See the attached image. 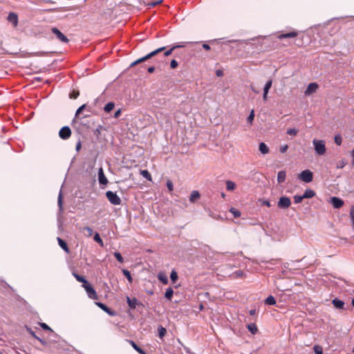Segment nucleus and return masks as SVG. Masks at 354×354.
<instances>
[{"label": "nucleus", "instance_id": "48", "mask_svg": "<svg viewBox=\"0 0 354 354\" xmlns=\"http://www.w3.org/2000/svg\"><path fill=\"white\" fill-rule=\"evenodd\" d=\"M254 112L253 110H252L247 118L248 122L250 123H252L254 120Z\"/></svg>", "mask_w": 354, "mask_h": 354}, {"label": "nucleus", "instance_id": "1", "mask_svg": "<svg viewBox=\"0 0 354 354\" xmlns=\"http://www.w3.org/2000/svg\"><path fill=\"white\" fill-rule=\"evenodd\" d=\"M313 145L315 149V153L317 156H323L326 151V142L323 140L314 139Z\"/></svg>", "mask_w": 354, "mask_h": 354}, {"label": "nucleus", "instance_id": "57", "mask_svg": "<svg viewBox=\"0 0 354 354\" xmlns=\"http://www.w3.org/2000/svg\"><path fill=\"white\" fill-rule=\"evenodd\" d=\"M174 50V48H171L170 49L166 50L165 53H164V55L165 56L167 57V56H169L172 52Z\"/></svg>", "mask_w": 354, "mask_h": 354}, {"label": "nucleus", "instance_id": "18", "mask_svg": "<svg viewBox=\"0 0 354 354\" xmlns=\"http://www.w3.org/2000/svg\"><path fill=\"white\" fill-rule=\"evenodd\" d=\"M57 240L58 244L60 246V248L62 249H63L66 252H69V249H68V245L66 243V241H64L60 237H57Z\"/></svg>", "mask_w": 354, "mask_h": 354}, {"label": "nucleus", "instance_id": "22", "mask_svg": "<svg viewBox=\"0 0 354 354\" xmlns=\"http://www.w3.org/2000/svg\"><path fill=\"white\" fill-rule=\"evenodd\" d=\"M286 177V173L285 171H279L277 174V182L282 183L285 181Z\"/></svg>", "mask_w": 354, "mask_h": 354}, {"label": "nucleus", "instance_id": "13", "mask_svg": "<svg viewBox=\"0 0 354 354\" xmlns=\"http://www.w3.org/2000/svg\"><path fill=\"white\" fill-rule=\"evenodd\" d=\"M332 304L336 309L343 310L344 309L345 303L338 298H335L332 300Z\"/></svg>", "mask_w": 354, "mask_h": 354}, {"label": "nucleus", "instance_id": "20", "mask_svg": "<svg viewBox=\"0 0 354 354\" xmlns=\"http://www.w3.org/2000/svg\"><path fill=\"white\" fill-rule=\"evenodd\" d=\"M174 295V290L172 288L169 287L166 289V291L165 292L164 297L166 299L170 301L172 299V297Z\"/></svg>", "mask_w": 354, "mask_h": 354}, {"label": "nucleus", "instance_id": "35", "mask_svg": "<svg viewBox=\"0 0 354 354\" xmlns=\"http://www.w3.org/2000/svg\"><path fill=\"white\" fill-rule=\"evenodd\" d=\"M140 174L143 178H146L147 180H151V176L147 170H141Z\"/></svg>", "mask_w": 354, "mask_h": 354}, {"label": "nucleus", "instance_id": "53", "mask_svg": "<svg viewBox=\"0 0 354 354\" xmlns=\"http://www.w3.org/2000/svg\"><path fill=\"white\" fill-rule=\"evenodd\" d=\"M178 65V62L176 59H172L170 62V67L171 68H176Z\"/></svg>", "mask_w": 354, "mask_h": 354}, {"label": "nucleus", "instance_id": "27", "mask_svg": "<svg viewBox=\"0 0 354 354\" xmlns=\"http://www.w3.org/2000/svg\"><path fill=\"white\" fill-rule=\"evenodd\" d=\"M158 279H159L160 281H161L165 285L168 283V278L163 273H161V272L158 273Z\"/></svg>", "mask_w": 354, "mask_h": 354}, {"label": "nucleus", "instance_id": "9", "mask_svg": "<svg viewBox=\"0 0 354 354\" xmlns=\"http://www.w3.org/2000/svg\"><path fill=\"white\" fill-rule=\"evenodd\" d=\"M317 88H318V84L316 82L310 83L308 85V86L304 92L305 95H310L315 93Z\"/></svg>", "mask_w": 354, "mask_h": 354}, {"label": "nucleus", "instance_id": "23", "mask_svg": "<svg viewBox=\"0 0 354 354\" xmlns=\"http://www.w3.org/2000/svg\"><path fill=\"white\" fill-rule=\"evenodd\" d=\"M315 192L313 189H307L305 190V192L303 194V197L304 198H311L313 196H315Z\"/></svg>", "mask_w": 354, "mask_h": 354}, {"label": "nucleus", "instance_id": "6", "mask_svg": "<svg viewBox=\"0 0 354 354\" xmlns=\"http://www.w3.org/2000/svg\"><path fill=\"white\" fill-rule=\"evenodd\" d=\"M71 135V130L69 127L64 126L59 131V136L63 139L66 140L70 138Z\"/></svg>", "mask_w": 354, "mask_h": 354}, {"label": "nucleus", "instance_id": "33", "mask_svg": "<svg viewBox=\"0 0 354 354\" xmlns=\"http://www.w3.org/2000/svg\"><path fill=\"white\" fill-rule=\"evenodd\" d=\"M158 336L160 337V338H162L163 337H165V335H166L167 333V330L165 328H164L163 326H158Z\"/></svg>", "mask_w": 354, "mask_h": 354}, {"label": "nucleus", "instance_id": "50", "mask_svg": "<svg viewBox=\"0 0 354 354\" xmlns=\"http://www.w3.org/2000/svg\"><path fill=\"white\" fill-rule=\"evenodd\" d=\"M350 216L353 223V227L354 228V206H352L350 210Z\"/></svg>", "mask_w": 354, "mask_h": 354}, {"label": "nucleus", "instance_id": "60", "mask_svg": "<svg viewBox=\"0 0 354 354\" xmlns=\"http://www.w3.org/2000/svg\"><path fill=\"white\" fill-rule=\"evenodd\" d=\"M209 216H211L212 218H214V219H218V218L220 217L219 215L213 213L211 211H209Z\"/></svg>", "mask_w": 354, "mask_h": 354}, {"label": "nucleus", "instance_id": "63", "mask_svg": "<svg viewBox=\"0 0 354 354\" xmlns=\"http://www.w3.org/2000/svg\"><path fill=\"white\" fill-rule=\"evenodd\" d=\"M155 71V67L154 66H149L148 68H147V71L150 73H153Z\"/></svg>", "mask_w": 354, "mask_h": 354}, {"label": "nucleus", "instance_id": "38", "mask_svg": "<svg viewBox=\"0 0 354 354\" xmlns=\"http://www.w3.org/2000/svg\"><path fill=\"white\" fill-rule=\"evenodd\" d=\"M334 141L335 144L338 146H340L342 142V138L340 134H336L334 137Z\"/></svg>", "mask_w": 354, "mask_h": 354}, {"label": "nucleus", "instance_id": "10", "mask_svg": "<svg viewBox=\"0 0 354 354\" xmlns=\"http://www.w3.org/2000/svg\"><path fill=\"white\" fill-rule=\"evenodd\" d=\"M330 203L333 205L334 208L338 209L343 206L344 201L340 198L333 196L330 198Z\"/></svg>", "mask_w": 354, "mask_h": 354}, {"label": "nucleus", "instance_id": "36", "mask_svg": "<svg viewBox=\"0 0 354 354\" xmlns=\"http://www.w3.org/2000/svg\"><path fill=\"white\" fill-rule=\"evenodd\" d=\"M230 212L232 214V215L235 217V218H238L241 216V212L236 209V208H234V207H231L230 209Z\"/></svg>", "mask_w": 354, "mask_h": 354}, {"label": "nucleus", "instance_id": "45", "mask_svg": "<svg viewBox=\"0 0 354 354\" xmlns=\"http://www.w3.org/2000/svg\"><path fill=\"white\" fill-rule=\"evenodd\" d=\"M304 198L303 197V195H295L294 196V203H300Z\"/></svg>", "mask_w": 354, "mask_h": 354}, {"label": "nucleus", "instance_id": "4", "mask_svg": "<svg viewBox=\"0 0 354 354\" xmlns=\"http://www.w3.org/2000/svg\"><path fill=\"white\" fill-rule=\"evenodd\" d=\"M82 287L85 289L88 297L92 299H97V295L95 290L93 288V286L88 282L85 285H82Z\"/></svg>", "mask_w": 354, "mask_h": 354}, {"label": "nucleus", "instance_id": "44", "mask_svg": "<svg viewBox=\"0 0 354 354\" xmlns=\"http://www.w3.org/2000/svg\"><path fill=\"white\" fill-rule=\"evenodd\" d=\"M232 275L234 278H241L243 277L244 272L239 270L234 272Z\"/></svg>", "mask_w": 354, "mask_h": 354}, {"label": "nucleus", "instance_id": "19", "mask_svg": "<svg viewBox=\"0 0 354 354\" xmlns=\"http://www.w3.org/2000/svg\"><path fill=\"white\" fill-rule=\"evenodd\" d=\"M57 205L59 207V214H62L63 212V200H62V191L60 189L58 199H57Z\"/></svg>", "mask_w": 354, "mask_h": 354}, {"label": "nucleus", "instance_id": "55", "mask_svg": "<svg viewBox=\"0 0 354 354\" xmlns=\"http://www.w3.org/2000/svg\"><path fill=\"white\" fill-rule=\"evenodd\" d=\"M156 55H157V53L156 52V50H154L151 51V53H148L147 55H146V57H147V59H149Z\"/></svg>", "mask_w": 354, "mask_h": 354}, {"label": "nucleus", "instance_id": "40", "mask_svg": "<svg viewBox=\"0 0 354 354\" xmlns=\"http://www.w3.org/2000/svg\"><path fill=\"white\" fill-rule=\"evenodd\" d=\"M313 351L315 354H323V348L319 345H315L313 346Z\"/></svg>", "mask_w": 354, "mask_h": 354}, {"label": "nucleus", "instance_id": "8", "mask_svg": "<svg viewBox=\"0 0 354 354\" xmlns=\"http://www.w3.org/2000/svg\"><path fill=\"white\" fill-rule=\"evenodd\" d=\"M95 304L100 308H101L103 311H104L105 313H106L109 315L110 316H115L116 315V312L111 310L110 308H109L106 304L102 303V302H100V301H97V302H95Z\"/></svg>", "mask_w": 354, "mask_h": 354}, {"label": "nucleus", "instance_id": "25", "mask_svg": "<svg viewBox=\"0 0 354 354\" xmlns=\"http://www.w3.org/2000/svg\"><path fill=\"white\" fill-rule=\"evenodd\" d=\"M264 303L266 305L273 306L276 304V299L273 296L270 295L265 299Z\"/></svg>", "mask_w": 354, "mask_h": 354}, {"label": "nucleus", "instance_id": "64", "mask_svg": "<svg viewBox=\"0 0 354 354\" xmlns=\"http://www.w3.org/2000/svg\"><path fill=\"white\" fill-rule=\"evenodd\" d=\"M203 48L204 49L207 50H210V48H210V46H209V44H203Z\"/></svg>", "mask_w": 354, "mask_h": 354}, {"label": "nucleus", "instance_id": "5", "mask_svg": "<svg viewBox=\"0 0 354 354\" xmlns=\"http://www.w3.org/2000/svg\"><path fill=\"white\" fill-rule=\"evenodd\" d=\"M291 205V201L288 196H281L279 198L277 205L279 208L287 209Z\"/></svg>", "mask_w": 354, "mask_h": 354}, {"label": "nucleus", "instance_id": "34", "mask_svg": "<svg viewBox=\"0 0 354 354\" xmlns=\"http://www.w3.org/2000/svg\"><path fill=\"white\" fill-rule=\"evenodd\" d=\"M102 129H106L102 125L100 124L97 126V127L93 131V133L94 135L97 137V138H99L100 136L101 135V131Z\"/></svg>", "mask_w": 354, "mask_h": 354}, {"label": "nucleus", "instance_id": "32", "mask_svg": "<svg viewBox=\"0 0 354 354\" xmlns=\"http://www.w3.org/2000/svg\"><path fill=\"white\" fill-rule=\"evenodd\" d=\"M30 335H31L34 338H35L36 339H37V340H38V341H39V342L42 345L46 346V345L47 344V342H46L44 339H41V338L39 337L38 336H37V335H35V333L34 331H32V330H30Z\"/></svg>", "mask_w": 354, "mask_h": 354}, {"label": "nucleus", "instance_id": "24", "mask_svg": "<svg viewBox=\"0 0 354 354\" xmlns=\"http://www.w3.org/2000/svg\"><path fill=\"white\" fill-rule=\"evenodd\" d=\"M259 150L263 154H267L269 152V148L264 142L259 144Z\"/></svg>", "mask_w": 354, "mask_h": 354}, {"label": "nucleus", "instance_id": "39", "mask_svg": "<svg viewBox=\"0 0 354 354\" xmlns=\"http://www.w3.org/2000/svg\"><path fill=\"white\" fill-rule=\"evenodd\" d=\"M272 80H268L264 86L263 91H265V93H268L269 90L270 89V88L272 86Z\"/></svg>", "mask_w": 354, "mask_h": 354}, {"label": "nucleus", "instance_id": "37", "mask_svg": "<svg viewBox=\"0 0 354 354\" xmlns=\"http://www.w3.org/2000/svg\"><path fill=\"white\" fill-rule=\"evenodd\" d=\"M82 231H86V234H85L86 236L89 237L91 236L93 234V230L90 227H84L82 230Z\"/></svg>", "mask_w": 354, "mask_h": 354}, {"label": "nucleus", "instance_id": "43", "mask_svg": "<svg viewBox=\"0 0 354 354\" xmlns=\"http://www.w3.org/2000/svg\"><path fill=\"white\" fill-rule=\"evenodd\" d=\"M114 257L115 259L120 263L124 262V258L122 257V254L119 252H115L113 253Z\"/></svg>", "mask_w": 354, "mask_h": 354}, {"label": "nucleus", "instance_id": "30", "mask_svg": "<svg viewBox=\"0 0 354 354\" xmlns=\"http://www.w3.org/2000/svg\"><path fill=\"white\" fill-rule=\"evenodd\" d=\"M236 187V185L234 182L231 180L226 181V189L228 191H233Z\"/></svg>", "mask_w": 354, "mask_h": 354}, {"label": "nucleus", "instance_id": "28", "mask_svg": "<svg viewBox=\"0 0 354 354\" xmlns=\"http://www.w3.org/2000/svg\"><path fill=\"white\" fill-rule=\"evenodd\" d=\"M93 240L97 243L98 244L100 245V246L103 247L104 246V243H103V241L102 239H101L100 234L98 232H95L94 236H93Z\"/></svg>", "mask_w": 354, "mask_h": 354}, {"label": "nucleus", "instance_id": "61", "mask_svg": "<svg viewBox=\"0 0 354 354\" xmlns=\"http://www.w3.org/2000/svg\"><path fill=\"white\" fill-rule=\"evenodd\" d=\"M121 115V109H118L114 113V118H118Z\"/></svg>", "mask_w": 354, "mask_h": 354}, {"label": "nucleus", "instance_id": "12", "mask_svg": "<svg viewBox=\"0 0 354 354\" xmlns=\"http://www.w3.org/2000/svg\"><path fill=\"white\" fill-rule=\"evenodd\" d=\"M98 181L100 185H105L108 183V180L104 174L103 169L100 167L98 170Z\"/></svg>", "mask_w": 354, "mask_h": 354}, {"label": "nucleus", "instance_id": "26", "mask_svg": "<svg viewBox=\"0 0 354 354\" xmlns=\"http://www.w3.org/2000/svg\"><path fill=\"white\" fill-rule=\"evenodd\" d=\"M248 330L252 333V334H256L258 329L255 324L250 323L247 325Z\"/></svg>", "mask_w": 354, "mask_h": 354}, {"label": "nucleus", "instance_id": "47", "mask_svg": "<svg viewBox=\"0 0 354 354\" xmlns=\"http://www.w3.org/2000/svg\"><path fill=\"white\" fill-rule=\"evenodd\" d=\"M298 132V130L295 128L288 129L287 130V134L295 136Z\"/></svg>", "mask_w": 354, "mask_h": 354}, {"label": "nucleus", "instance_id": "42", "mask_svg": "<svg viewBox=\"0 0 354 354\" xmlns=\"http://www.w3.org/2000/svg\"><path fill=\"white\" fill-rule=\"evenodd\" d=\"M346 163H347V162H346V160L342 159V160H339V161H338V162H337L336 168H337V169H342L343 167H345V165H346Z\"/></svg>", "mask_w": 354, "mask_h": 354}, {"label": "nucleus", "instance_id": "62", "mask_svg": "<svg viewBox=\"0 0 354 354\" xmlns=\"http://www.w3.org/2000/svg\"><path fill=\"white\" fill-rule=\"evenodd\" d=\"M263 205H266L267 207H270L271 206L270 202L268 200L263 201Z\"/></svg>", "mask_w": 354, "mask_h": 354}, {"label": "nucleus", "instance_id": "49", "mask_svg": "<svg viewBox=\"0 0 354 354\" xmlns=\"http://www.w3.org/2000/svg\"><path fill=\"white\" fill-rule=\"evenodd\" d=\"M86 108V104H82L80 106L75 112V117H78L80 113Z\"/></svg>", "mask_w": 354, "mask_h": 354}, {"label": "nucleus", "instance_id": "17", "mask_svg": "<svg viewBox=\"0 0 354 354\" xmlns=\"http://www.w3.org/2000/svg\"><path fill=\"white\" fill-rule=\"evenodd\" d=\"M128 342L131 345V346L140 354H147L146 352L138 346L136 343L133 340H127Z\"/></svg>", "mask_w": 354, "mask_h": 354}, {"label": "nucleus", "instance_id": "51", "mask_svg": "<svg viewBox=\"0 0 354 354\" xmlns=\"http://www.w3.org/2000/svg\"><path fill=\"white\" fill-rule=\"evenodd\" d=\"M162 1V0H159L157 1H151V2H149L147 5L149 7H154V6H157L158 4L160 3Z\"/></svg>", "mask_w": 354, "mask_h": 354}, {"label": "nucleus", "instance_id": "46", "mask_svg": "<svg viewBox=\"0 0 354 354\" xmlns=\"http://www.w3.org/2000/svg\"><path fill=\"white\" fill-rule=\"evenodd\" d=\"M39 326L45 330H50L53 333V330L50 328V327L47 325L46 323L41 322L39 323Z\"/></svg>", "mask_w": 354, "mask_h": 354}, {"label": "nucleus", "instance_id": "56", "mask_svg": "<svg viewBox=\"0 0 354 354\" xmlns=\"http://www.w3.org/2000/svg\"><path fill=\"white\" fill-rule=\"evenodd\" d=\"M288 149V145H283V146H281L280 147L279 151H280L281 153H283L286 152Z\"/></svg>", "mask_w": 354, "mask_h": 354}, {"label": "nucleus", "instance_id": "41", "mask_svg": "<svg viewBox=\"0 0 354 354\" xmlns=\"http://www.w3.org/2000/svg\"><path fill=\"white\" fill-rule=\"evenodd\" d=\"M170 279L173 283H175L178 279V274L174 270L170 273Z\"/></svg>", "mask_w": 354, "mask_h": 354}, {"label": "nucleus", "instance_id": "3", "mask_svg": "<svg viewBox=\"0 0 354 354\" xmlns=\"http://www.w3.org/2000/svg\"><path fill=\"white\" fill-rule=\"evenodd\" d=\"M299 178L305 183H310L313 179V174L309 169H305L299 174Z\"/></svg>", "mask_w": 354, "mask_h": 354}, {"label": "nucleus", "instance_id": "29", "mask_svg": "<svg viewBox=\"0 0 354 354\" xmlns=\"http://www.w3.org/2000/svg\"><path fill=\"white\" fill-rule=\"evenodd\" d=\"M114 106L115 104L112 102H109L105 105L104 110L105 112L109 113L113 109Z\"/></svg>", "mask_w": 354, "mask_h": 354}, {"label": "nucleus", "instance_id": "16", "mask_svg": "<svg viewBox=\"0 0 354 354\" xmlns=\"http://www.w3.org/2000/svg\"><path fill=\"white\" fill-rule=\"evenodd\" d=\"M200 197H201V194H200L199 192L197 190H194L192 192V193L189 196V201H190V203H194L196 202V200L200 198Z\"/></svg>", "mask_w": 354, "mask_h": 354}, {"label": "nucleus", "instance_id": "2", "mask_svg": "<svg viewBox=\"0 0 354 354\" xmlns=\"http://www.w3.org/2000/svg\"><path fill=\"white\" fill-rule=\"evenodd\" d=\"M106 196L111 204L114 205H120L121 199L115 192H113L112 191H107L106 192Z\"/></svg>", "mask_w": 354, "mask_h": 354}, {"label": "nucleus", "instance_id": "11", "mask_svg": "<svg viewBox=\"0 0 354 354\" xmlns=\"http://www.w3.org/2000/svg\"><path fill=\"white\" fill-rule=\"evenodd\" d=\"M127 302L128 304L129 307L131 309H135L136 308V306H142V303L138 302V299L135 297L131 299L127 297Z\"/></svg>", "mask_w": 354, "mask_h": 354}, {"label": "nucleus", "instance_id": "21", "mask_svg": "<svg viewBox=\"0 0 354 354\" xmlns=\"http://www.w3.org/2000/svg\"><path fill=\"white\" fill-rule=\"evenodd\" d=\"M73 275L77 281L82 283V285H85L88 282L84 277L81 276L75 272H73Z\"/></svg>", "mask_w": 354, "mask_h": 354}, {"label": "nucleus", "instance_id": "31", "mask_svg": "<svg viewBox=\"0 0 354 354\" xmlns=\"http://www.w3.org/2000/svg\"><path fill=\"white\" fill-rule=\"evenodd\" d=\"M122 273L126 277V278L127 279L129 283H132L133 278H132V276L131 274V272L128 270H127V269H123L122 270Z\"/></svg>", "mask_w": 354, "mask_h": 354}, {"label": "nucleus", "instance_id": "58", "mask_svg": "<svg viewBox=\"0 0 354 354\" xmlns=\"http://www.w3.org/2000/svg\"><path fill=\"white\" fill-rule=\"evenodd\" d=\"M147 57H146V55H145V56H144V57H141V58L138 59L137 60H136V62H137V64H140V63H142V62H145V61H147Z\"/></svg>", "mask_w": 354, "mask_h": 354}, {"label": "nucleus", "instance_id": "59", "mask_svg": "<svg viewBox=\"0 0 354 354\" xmlns=\"http://www.w3.org/2000/svg\"><path fill=\"white\" fill-rule=\"evenodd\" d=\"M184 46H185L184 44L178 43V44H174L172 46V48H174V50H175V49L179 48H183Z\"/></svg>", "mask_w": 354, "mask_h": 354}, {"label": "nucleus", "instance_id": "7", "mask_svg": "<svg viewBox=\"0 0 354 354\" xmlns=\"http://www.w3.org/2000/svg\"><path fill=\"white\" fill-rule=\"evenodd\" d=\"M51 30L60 41L63 43H68L69 41V39L66 37V36H65L57 28L54 27Z\"/></svg>", "mask_w": 354, "mask_h": 354}, {"label": "nucleus", "instance_id": "14", "mask_svg": "<svg viewBox=\"0 0 354 354\" xmlns=\"http://www.w3.org/2000/svg\"><path fill=\"white\" fill-rule=\"evenodd\" d=\"M8 21L11 23L14 26L18 24V16L14 12H10L7 17Z\"/></svg>", "mask_w": 354, "mask_h": 354}, {"label": "nucleus", "instance_id": "52", "mask_svg": "<svg viewBox=\"0 0 354 354\" xmlns=\"http://www.w3.org/2000/svg\"><path fill=\"white\" fill-rule=\"evenodd\" d=\"M167 187L168 188V189L171 192L173 191L174 189V185H173V183L171 181V180H167Z\"/></svg>", "mask_w": 354, "mask_h": 354}, {"label": "nucleus", "instance_id": "54", "mask_svg": "<svg viewBox=\"0 0 354 354\" xmlns=\"http://www.w3.org/2000/svg\"><path fill=\"white\" fill-rule=\"evenodd\" d=\"M79 95H80L79 91H73V93H71L70 94L69 96H70L71 98L76 99L79 96Z\"/></svg>", "mask_w": 354, "mask_h": 354}, {"label": "nucleus", "instance_id": "15", "mask_svg": "<svg viewBox=\"0 0 354 354\" xmlns=\"http://www.w3.org/2000/svg\"><path fill=\"white\" fill-rule=\"evenodd\" d=\"M297 35H298V32L297 31L293 30L290 32L279 34L277 36V38L279 39H286V38H293V37H297Z\"/></svg>", "mask_w": 354, "mask_h": 354}]
</instances>
